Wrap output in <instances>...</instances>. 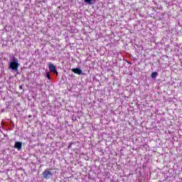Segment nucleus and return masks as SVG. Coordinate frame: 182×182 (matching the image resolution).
<instances>
[{
	"instance_id": "obj_1",
	"label": "nucleus",
	"mask_w": 182,
	"mask_h": 182,
	"mask_svg": "<svg viewBox=\"0 0 182 182\" xmlns=\"http://www.w3.org/2000/svg\"><path fill=\"white\" fill-rule=\"evenodd\" d=\"M52 171H49L48 169H46L43 172V177L46 178V180L49 179V176H52Z\"/></svg>"
},
{
	"instance_id": "obj_8",
	"label": "nucleus",
	"mask_w": 182,
	"mask_h": 182,
	"mask_svg": "<svg viewBox=\"0 0 182 182\" xmlns=\"http://www.w3.org/2000/svg\"><path fill=\"white\" fill-rule=\"evenodd\" d=\"M47 77L48 79H50V74L49 73H47Z\"/></svg>"
},
{
	"instance_id": "obj_6",
	"label": "nucleus",
	"mask_w": 182,
	"mask_h": 182,
	"mask_svg": "<svg viewBox=\"0 0 182 182\" xmlns=\"http://www.w3.org/2000/svg\"><path fill=\"white\" fill-rule=\"evenodd\" d=\"M157 76H159V73H157V72H154L151 73V77H153V79H154V77H157Z\"/></svg>"
},
{
	"instance_id": "obj_10",
	"label": "nucleus",
	"mask_w": 182,
	"mask_h": 182,
	"mask_svg": "<svg viewBox=\"0 0 182 182\" xmlns=\"http://www.w3.org/2000/svg\"><path fill=\"white\" fill-rule=\"evenodd\" d=\"M19 89H20V90H22V89H23V85H19Z\"/></svg>"
},
{
	"instance_id": "obj_9",
	"label": "nucleus",
	"mask_w": 182,
	"mask_h": 182,
	"mask_svg": "<svg viewBox=\"0 0 182 182\" xmlns=\"http://www.w3.org/2000/svg\"><path fill=\"white\" fill-rule=\"evenodd\" d=\"M85 2L90 3V2H92V0H85Z\"/></svg>"
},
{
	"instance_id": "obj_12",
	"label": "nucleus",
	"mask_w": 182,
	"mask_h": 182,
	"mask_svg": "<svg viewBox=\"0 0 182 182\" xmlns=\"http://www.w3.org/2000/svg\"><path fill=\"white\" fill-rule=\"evenodd\" d=\"M29 119H31V117H32V115H28Z\"/></svg>"
},
{
	"instance_id": "obj_7",
	"label": "nucleus",
	"mask_w": 182,
	"mask_h": 182,
	"mask_svg": "<svg viewBox=\"0 0 182 182\" xmlns=\"http://www.w3.org/2000/svg\"><path fill=\"white\" fill-rule=\"evenodd\" d=\"M73 144V142H70L68 146V149H72V145Z\"/></svg>"
},
{
	"instance_id": "obj_5",
	"label": "nucleus",
	"mask_w": 182,
	"mask_h": 182,
	"mask_svg": "<svg viewBox=\"0 0 182 182\" xmlns=\"http://www.w3.org/2000/svg\"><path fill=\"white\" fill-rule=\"evenodd\" d=\"M48 68L50 69V72H56V67L53 65V64H49Z\"/></svg>"
},
{
	"instance_id": "obj_3",
	"label": "nucleus",
	"mask_w": 182,
	"mask_h": 182,
	"mask_svg": "<svg viewBox=\"0 0 182 182\" xmlns=\"http://www.w3.org/2000/svg\"><path fill=\"white\" fill-rule=\"evenodd\" d=\"M14 148L17 149V150L22 149V142L16 141L14 144Z\"/></svg>"
},
{
	"instance_id": "obj_11",
	"label": "nucleus",
	"mask_w": 182,
	"mask_h": 182,
	"mask_svg": "<svg viewBox=\"0 0 182 182\" xmlns=\"http://www.w3.org/2000/svg\"><path fill=\"white\" fill-rule=\"evenodd\" d=\"M54 73H55L56 75H58V70H56V72H54Z\"/></svg>"
},
{
	"instance_id": "obj_2",
	"label": "nucleus",
	"mask_w": 182,
	"mask_h": 182,
	"mask_svg": "<svg viewBox=\"0 0 182 182\" xmlns=\"http://www.w3.org/2000/svg\"><path fill=\"white\" fill-rule=\"evenodd\" d=\"M10 68L12 70H18V68H19V63L18 62L12 61L10 63Z\"/></svg>"
},
{
	"instance_id": "obj_4",
	"label": "nucleus",
	"mask_w": 182,
	"mask_h": 182,
	"mask_svg": "<svg viewBox=\"0 0 182 182\" xmlns=\"http://www.w3.org/2000/svg\"><path fill=\"white\" fill-rule=\"evenodd\" d=\"M72 72L76 75H82V70L80 68H73Z\"/></svg>"
}]
</instances>
